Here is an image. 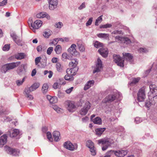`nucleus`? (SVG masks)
<instances>
[{
	"instance_id": "2f4dec72",
	"label": "nucleus",
	"mask_w": 157,
	"mask_h": 157,
	"mask_svg": "<svg viewBox=\"0 0 157 157\" xmlns=\"http://www.w3.org/2000/svg\"><path fill=\"white\" fill-rule=\"evenodd\" d=\"M77 46L79 50L82 52H83L85 50V48L83 45L82 44L80 41L77 43Z\"/></svg>"
},
{
	"instance_id": "4468645a",
	"label": "nucleus",
	"mask_w": 157,
	"mask_h": 157,
	"mask_svg": "<svg viewBox=\"0 0 157 157\" xmlns=\"http://www.w3.org/2000/svg\"><path fill=\"white\" fill-rule=\"evenodd\" d=\"M64 146L66 148L71 151H74L75 149L74 145L69 141L65 142L64 144Z\"/></svg>"
},
{
	"instance_id": "4be33fe9",
	"label": "nucleus",
	"mask_w": 157,
	"mask_h": 157,
	"mask_svg": "<svg viewBox=\"0 0 157 157\" xmlns=\"http://www.w3.org/2000/svg\"><path fill=\"white\" fill-rule=\"evenodd\" d=\"M123 57L124 59H125L131 62L133 58V56L131 54L129 53H123Z\"/></svg>"
},
{
	"instance_id": "79ce46f5",
	"label": "nucleus",
	"mask_w": 157,
	"mask_h": 157,
	"mask_svg": "<svg viewBox=\"0 0 157 157\" xmlns=\"http://www.w3.org/2000/svg\"><path fill=\"white\" fill-rule=\"evenodd\" d=\"M112 26V24H110L107 23L106 24L101 25L100 26V29H105L107 28H110Z\"/></svg>"
},
{
	"instance_id": "a18cd8bd",
	"label": "nucleus",
	"mask_w": 157,
	"mask_h": 157,
	"mask_svg": "<svg viewBox=\"0 0 157 157\" xmlns=\"http://www.w3.org/2000/svg\"><path fill=\"white\" fill-rule=\"evenodd\" d=\"M45 12H41L36 14V17L38 18H44L45 17Z\"/></svg>"
},
{
	"instance_id": "6e6d98bb",
	"label": "nucleus",
	"mask_w": 157,
	"mask_h": 157,
	"mask_svg": "<svg viewBox=\"0 0 157 157\" xmlns=\"http://www.w3.org/2000/svg\"><path fill=\"white\" fill-rule=\"evenodd\" d=\"M51 35V32L50 31L48 32H44L43 34L45 38H47Z\"/></svg>"
},
{
	"instance_id": "774afa93",
	"label": "nucleus",
	"mask_w": 157,
	"mask_h": 157,
	"mask_svg": "<svg viewBox=\"0 0 157 157\" xmlns=\"http://www.w3.org/2000/svg\"><path fill=\"white\" fill-rule=\"evenodd\" d=\"M26 97L28 98L29 100H32L33 99V96L32 95L29 94H26Z\"/></svg>"
},
{
	"instance_id": "c9c22d12",
	"label": "nucleus",
	"mask_w": 157,
	"mask_h": 157,
	"mask_svg": "<svg viewBox=\"0 0 157 157\" xmlns=\"http://www.w3.org/2000/svg\"><path fill=\"white\" fill-rule=\"evenodd\" d=\"M40 84L39 83H35L32 85L31 86V89L33 90V91L36 90L40 86Z\"/></svg>"
},
{
	"instance_id": "052dcab7",
	"label": "nucleus",
	"mask_w": 157,
	"mask_h": 157,
	"mask_svg": "<svg viewBox=\"0 0 157 157\" xmlns=\"http://www.w3.org/2000/svg\"><path fill=\"white\" fill-rule=\"evenodd\" d=\"M63 26V24L62 22H61L56 23L55 25V27L58 28H61Z\"/></svg>"
},
{
	"instance_id": "37998d69",
	"label": "nucleus",
	"mask_w": 157,
	"mask_h": 157,
	"mask_svg": "<svg viewBox=\"0 0 157 157\" xmlns=\"http://www.w3.org/2000/svg\"><path fill=\"white\" fill-rule=\"evenodd\" d=\"M25 77H24L22 80H18L16 81V83L17 86L21 85L25 81Z\"/></svg>"
},
{
	"instance_id": "9b49d317",
	"label": "nucleus",
	"mask_w": 157,
	"mask_h": 157,
	"mask_svg": "<svg viewBox=\"0 0 157 157\" xmlns=\"http://www.w3.org/2000/svg\"><path fill=\"white\" fill-rule=\"evenodd\" d=\"M116 98V97L113 95H110L107 96L102 101L103 103H106L107 102H111L113 101Z\"/></svg>"
},
{
	"instance_id": "72a5a7b5",
	"label": "nucleus",
	"mask_w": 157,
	"mask_h": 157,
	"mask_svg": "<svg viewBox=\"0 0 157 157\" xmlns=\"http://www.w3.org/2000/svg\"><path fill=\"white\" fill-rule=\"evenodd\" d=\"M55 51L56 54H60L62 51V47L59 45H57L55 49Z\"/></svg>"
},
{
	"instance_id": "bf43d9fd",
	"label": "nucleus",
	"mask_w": 157,
	"mask_h": 157,
	"mask_svg": "<svg viewBox=\"0 0 157 157\" xmlns=\"http://www.w3.org/2000/svg\"><path fill=\"white\" fill-rule=\"evenodd\" d=\"M86 7V3L85 2H83L80 6L78 8V10H81L85 8Z\"/></svg>"
},
{
	"instance_id": "c03bdc74",
	"label": "nucleus",
	"mask_w": 157,
	"mask_h": 157,
	"mask_svg": "<svg viewBox=\"0 0 157 157\" xmlns=\"http://www.w3.org/2000/svg\"><path fill=\"white\" fill-rule=\"evenodd\" d=\"M103 44L98 41H96L94 43L95 47L98 48L103 46Z\"/></svg>"
},
{
	"instance_id": "f257e3e1",
	"label": "nucleus",
	"mask_w": 157,
	"mask_h": 157,
	"mask_svg": "<svg viewBox=\"0 0 157 157\" xmlns=\"http://www.w3.org/2000/svg\"><path fill=\"white\" fill-rule=\"evenodd\" d=\"M20 63L21 62L18 61L6 64L2 67V71L5 73L8 70L13 69L18 66Z\"/></svg>"
},
{
	"instance_id": "b1692460",
	"label": "nucleus",
	"mask_w": 157,
	"mask_h": 157,
	"mask_svg": "<svg viewBox=\"0 0 157 157\" xmlns=\"http://www.w3.org/2000/svg\"><path fill=\"white\" fill-rule=\"evenodd\" d=\"M72 57L71 54H67L66 53H63L62 55V59L63 61H65L66 59H71Z\"/></svg>"
},
{
	"instance_id": "1a4fd4ad",
	"label": "nucleus",
	"mask_w": 157,
	"mask_h": 157,
	"mask_svg": "<svg viewBox=\"0 0 157 157\" xmlns=\"http://www.w3.org/2000/svg\"><path fill=\"white\" fill-rule=\"evenodd\" d=\"M49 4V8L50 10H54L57 7L58 3V0H47Z\"/></svg>"
},
{
	"instance_id": "338daca9",
	"label": "nucleus",
	"mask_w": 157,
	"mask_h": 157,
	"mask_svg": "<svg viewBox=\"0 0 157 157\" xmlns=\"http://www.w3.org/2000/svg\"><path fill=\"white\" fill-rule=\"evenodd\" d=\"M135 121L136 124H139L142 121V120L139 117H136L135 119Z\"/></svg>"
},
{
	"instance_id": "6e6552de",
	"label": "nucleus",
	"mask_w": 157,
	"mask_h": 157,
	"mask_svg": "<svg viewBox=\"0 0 157 157\" xmlns=\"http://www.w3.org/2000/svg\"><path fill=\"white\" fill-rule=\"evenodd\" d=\"M65 104L68 110L71 112H73L75 108V106L73 101H67L65 102Z\"/></svg>"
},
{
	"instance_id": "680f3d73",
	"label": "nucleus",
	"mask_w": 157,
	"mask_h": 157,
	"mask_svg": "<svg viewBox=\"0 0 157 157\" xmlns=\"http://www.w3.org/2000/svg\"><path fill=\"white\" fill-rule=\"evenodd\" d=\"M14 40L18 45H22L23 43L21 40Z\"/></svg>"
},
{
	"instance_id": "20e7f679",
	"label": "nucleus",
	"mask_w": 157,
	"mask_h": 157,
	"mask_svg": "<svg viewBox=\"0 0 157 157\" xmlns=\"http://www.w3.org/2000/svg\"><path fill=\"white\" fill-rule=\"evenodd\" d=\"M145 88L143 87L140 89L137 94V99L139 101H143L145 98Z\"/></svg>"
},
{
	"instance_id": "e2e57ef3",
	"label": "nucleus",
	"mask_w": 157,
	"mask_h": 157,
	"mask_svg": "<svg viewBox=\"0 0 157 157\" xmlns=\"http://www.w3.org/2000/svg\"><path fill=\"white\" fill-rule=\"evenodd\" d=\"M41 59V57H38L36 58L35 59V63L36 65H37L40 62V59Z\"/></svg>"
},
{
	"instance_id": "c756f323",
	"label": "nucleus",
	"mask_w": 157,
	"mask_h": 157,
	"mask_svg": "<svg viewBox=\"0 0 157 157\" xmlns=\"http://www.w3.org/2000/svg\"><path fill=\"white\" fill-rule=\"evenodd\" d=\"M93 122L95 124H101V118L98 117H97L93 120Z\"/></svg>"
},
{
	"instance_id": "473e14b6",
	"label": "nucleus",
	"mask_w": 157,
	"mask_h": 157,
	"mask_svg": "<svg viewBox=\"0 0 157 157\" xmlns=\"http://www.w3.org/2000/svg\"><path fill=\"white\" fill-rule=\"evenodd\" d=\"M61 86V83L59 82V80H58L56 82L54 83L53 85V88L55 89L60 88Z\"/></svg>"
},
{
	"instance_id": "c85d7f7f",
	"label": "nucleus",
	"mask_w": 157,
	"mask_h": 157,
	"mask_svg": "<svg viewBox=\"0 0 157 157\" xmlns=\"http://www.w3.org/2000/svg\"><path fill=\"white\" fill-rule=\"evenodd\" d=\"M56 67L57 71L59 72H61L63 71V67L61 66L60 63L58 62L56 63Z\"/></svg>"
},
{
	"instance_id": "864d4df0",
	"label": "nucleus",
	"mask_w": 157,
	"mask_h": 157,
	"mask_svg": "<svg viewBox=\"0 0 157 157\" xmlns=\"http://www.w3.org/2000/svg\"><path fill=\"white\" fill-rule=\"evenodd\" d=\"M10 48V44H6L2 48V50L4 51H6L9 50Z\"/></svg>"
},
{
	"instance_id": "f3484780",
	"label": "nucleus",
	"mask_w": 157,
	"mask_h": 157,
	"mask_svg": "<svg viewBox=\"0 0 157 157\" xmlns=\"http://www.w3.org/2000/svg\"><path fill=\"white\" fill-rule=\"evenodd\" d=\"M76 45L75 44H72L70 48L68 49V52L72 55H75V53L76 52Z\"/></svg>"
},
{
	"instance_id": "0eeeda50",
	"label": "nucleus",
	"mask_w": 157,
	"mask_h": 157,
	"mask_svg": "<svg viewBox=\"0 0 157 157\" xmlns=\"http://www.w3.org/2000/svg\"><path fill=\"white\" fill-rule=\"evenodd\" d=\"M90 107V103L88 101L86 102L85 105L79 112L80 114L82 115H86Z\"/></svg>"
},
{
	"instance_id": "412c9836",
	"label": "nucleus",
	"mask_w": 157,
	"mask_h": 157,
	"mask_svg": "<svg viewBox=\"0 0 157 157\" xmlns=\"http://www.w3.org/2000/svg\"><path fill=\"white\" fill-rule=\"evenodd\" d=\"M47 98L51 103L55 104L58 101L57 98L55 96L52 97L50 95H47Z\"/></svg>"
},
{
	"instance_id": "58836bf2",
	"label": "nucleus",
	"mask_w": 157,
	"mask_h": 157,
	"mask_svg": "<svg viewBox=\"0 0 157 157\" xmlns=\"http://www.w3.org/2000/svg\"><path fill=\"white\" fill-rule=\"evenodd\" d=\"M102 15H101L99 17H98L96 20L95 22V25L96 26H98L99 25V24L101 23V22L102 21Z\"/></svg>"
},
{
	"instance_id": "f8f14e48",
	"label": "nucleus",
	"mask_w": 157,
	"mask_h": 157,
	"mask_svg": "<svg viewBox=\"0 0 157 157\" xmlns=\"http://www.w3.org/2000/svg\"><path fill=\"white\" fill-rule=\"evenodd\" d=\"M100 54L103 57L106 58L108 56V49L106 48H100L98 51Z\"/></svg>"
},
{
	"instance_id": "f704fd0d",
	"label": "nucleus",
	"mask_w": 157,
	"mask_h": 157,
	"mask_svg": "<svg viewBox=\"0 0 157 157\" xmlns=\"http://www.w3.org/2000/svg\"><path fill=\"white\" fill-rule=\"evenodd\" d=\"M97 36L100 38L108 39V35L105 33H99L97 34Z\"/></svg>"
},
{
	"instance_id": "f03ea898",
	"label": "nucleus",
	"mask_w": 157,
	"mask_h": 157,
	"mask_svg": "<svg viewBox=\"0 0 157 157\" xmlns=\"http://www.w3.org/2000/svg\"><path fill=\"white\" fill-rule=\"evenodd\" d=\"M113 143L111 140L109 138L101 139L98 140V144H101L103 145L102 150L103 151L106 150Z\"/></svg>"
},
{
	"instance_id": "cd10ccee",
	"label": "nucleus",
	"mask_w": 157,
	"mask_h": 157,
	"mask_svg": "<svg viewBox=\"0 0 157 157\" xmlns=\"http://www.w3.org/2000/svg\"><path fill=\"white\" fill-rule=\"evenodd\" d=\"M128 151L125 150H121L118 151V157H123L127 153Z\"/></svg>"
},
{
	"instance_id": "ddd939ff",
	"label": "nucleus",
	"mask_w": 157,
	"mask_h": 157,
	"mask_svg": "<svg viewBox=\"0 0 157 157\" xmlns=\"http://www.w3.org/2000/svg\"><path fill=\"white\" fill-rule=\"evenodd\" d=\"M78 70V68L77 67H74L70 69H67L66 70V72L67 74L71 75L73 76L76 74Z\"/></svg>"
},
{
	"instance_id": "13d9d810",
	"label": "nucleus",
	"mask_w": 157,
	"mask_h": 157,
	"mask_svg": "<svg viewBox=\"0 0 157 157\" xmlns=\"http://www.w3.org/2000/svg\"><path fill=\"white\" fill-rule=\"evenodd\" d=\"M93 18L92 17H91L89 19L86 23V26H88L89 25H90L91 24L93 21Z\"/></svg>"
},
{
	"instance_id": "69168bd1",
	"label": "nucleus",
	"mask_w": 157,
	"mask_h": 157,
	"mask_svg": "<svg viewBox=\"0 0 157 157\" xmlns=\"http://www.w3.org/2000/svg\"><path fill=\"white\" fill-rule=\"evenodd\" d=\"M7 0H3L0 2V6H3L6 5L7 3Z\"/></svg>"
},
{
	"instance_id": "9d476101",
	"label": "nucleus",
	"mask_w": 157,
	"mask_h": 157,
	"mask_svg": "<svg viewBox=\"0 0 157 157\" xmlns=\"http://www.w3.org/2000/svg\"><path fill=\"white\" fill-rule=\"evenodd\" d=\"M102 67V63L101 60L98 58V59L97 63H96V67L93 71V73H95L101 71Z\"/></svg>"
},
{
	"instance_id": "a19ab883",
	"label": "nucleus",
	"mask_w": 157,
	"mask_h": 157,
	"mask_svg": "<svg viewBox=\"0 0 157 157\" xmlns=\"http://www.w3.org/2000/svg\"><path fill=\"white\" fill-rule=\"evenodd\" d=\"M90 151L92 155L95 156L96 154V149L95 148L94 146H93V147L90 148Z\"/></svg>"
},
{
	"instance_id": "5701e85b",
	"label": "nucleus",
	"mask_w": 157,
	"mask_h": 157,
	"mask_svg": "<svg viewBox=\"0 0 157 157\" xmlns=\"http://www.w3.org/2000/svg\"><path fill=\"white\" fill-rule=\"evenodd\" d=\"M94 83V81L93 80H90L87 82L84 88V90H86L92 86H93Z\"/></svg>"
},
{
	"instance_id": "5fc2aeb1",
	"label": "nucleus",
	"mask_w": 157,
	"mask_h": 157,
	"mask_svg": "<svg viewBox=\"0 0 157 157\" xmlns=\"http://www.w3.org/2000/svg\"><path fill=\"white\" fill-rule=\"evenodd\" d=\"M108 153L110 154L111 155H114L116 156H117L118 151H115L113 150H110L109 151Z\"/></svg>"
},
{
	"instance_id": "423d86ee",
	"label": "nucleus",
	"mask_w": 157,
	"mask_h": 157,
	"mask_svg": "<svg viewBox=\"0 0 157 157\" xmlns=\"http://www.w3.org/2000/svg\"><path fill=\"white\" fill-rule=\"evenodd\" d=\"M5 149L8 153L13 155H17L20 152L19 150L13 149L8 146H5Z\"/></svg>"
},
{
	"instance_id": "7ed1b4c3",
	"label": "nucleus",
	"mask_w": 157,
	"mask_h": 157,
	"mask_svg": "<svg viewBox=\"0 0 157 157\" xmlns=\"http://www.w3.org/2000/svg\"><path fill=\"white\" fill-rule=\"evenodd\" d=\"M10 113L8 110L0 109V116L4 118V121L6 122L10 121L12 120V117L6 116V115Z\"/></svg>"
},
{
	"instance_id": "2eb2a0df",
	"label": "nucleus",
	"mask_w": 157,
	"mask_h": 157,
	"mask_svg": "<svg viewBox=\"0 0 157 157\" xmlns=\"http://www.w3.org/2000/svg\"><path fill=\"white\" fill-rule=\"evenodd\" d=\"M7 140V136L6 134H4L0 137V147H1L5 144Z\"/></svg>"
},
{
	"instance_id": "0e129e2a",
	"label": "nucleus",
	"mask_w": 157,
	"mask_h": 157,
	"mask_svg": "<svg viewBox=\"0 0 157 157\" xmlns=\"http://www.w3.org/2000/svg\"><path fill=\"white\" fill-rule=\"evenodd\" d=\"M53 50V48L52 47H49L47 49V52L48 54L50 55Z\"/></svg>"
},
{
	"instance_id": "de8ad7c7",
	"label": "nucleus",
	"mask_w": 157,
	"mask_h": 157,
	"mask_svg": "<svg viewBox=\"0 0 157 157\" xmlns=\"http://www.w3.org/2000/svg\"><path fill=\"white\" fill-rule=\"evenodd\" d=\"M138 52L140 53H147L148 51L145 48H140L139 49Z\"/></svg>"
},
{
	"instance_id": "7c9ffc66",
	"label": "nucleus",
	"mask_w": 157,
	"mask_h": 157,
	"mask_svg": "<svg viewBox=\"0 0 157 157\" xmlns=\"http://www.w3.org/2000/svg\"><path fill=\"white\" fill-rule=\"evenodd\" d=\"M124 59L123 58L121 57L118 56V66L121 67H123L124 66Z\"/></svg>"
},
{
	"instance_id": "6ab92c4d",
	"label": "nucleus",
	"mask_w": 157,
	"mask_h": 157,
	"mask_svg": "<svg viewBox=\"0 0 157 157\" xmlns=\"http://www.w3.org/2000/svg\"><path fill=\"white\" fill-rule=\"evenodd\" d=\"M53 136L54 140L57 142L60 139V133L58 131H55L53 133Z\"/></svg>"
},
{
	"instance_id": "393cba45",
	"label": "nucleus",
	"mask_w": 157,
	"mask_h": 157,
	"mask_svg": "<svg viewBox=\"0 0 157 157\" xmlns=\"http://www.w3.org/2000/svg\"><path fill=\"white\" fill-rule=\"evenodd\" d=\"M70 60H71V61L69 63V66L71 67H76L77 66L78 63L77 60L75 59H73L72 57L71 58V59Z\"/></svg>"
},
{
	"instance_id": "4c0bfd02",
	"label": "nucleus",
	"mask_w": 157,
	"mask_h": 157,
	"mask_svg": "<svg viewBox=\"0 0 157 157\" xmlns=\"http://www.w3.org/2000/svg\"><path fill=\"white\" fill-rule=\"evenodd\" d=\"M66 75L64 77L65 79L69 81H73L74 80L73 76L71 75Z\"/></svg>"
},
{
	"instance_id": "e433bc0d",
	"label": "nucleus",
	"mask_w": 157,
	"mask_h": 157,
	"mask_svg": "<svg viewBox=\"0 0 157 157\" xmlns=\"http://www.w3.org/2000/svg\"><path fill=\"white\" fill-rule=\"evenodd\" d=\"M48 86L47 84H43L42 88V90L44 94H45L48 91Z\"/></svg>"
},
{
	"instance_id": "ea45409f",
	"label": "nucleus",
	"mask_w": 157,
	"mask_h": 157,
	"mask_svg": "<svg viewBox=\"0 0 157 157\" xmlns=\"http://www.w3.org/2000/svg\"><path fill=\"white\" fill-rule=\"evenodd\" d=\"M86 146L87 147L90 148L91 147H93V146H94V144L91 140H89L86 142Z\"/></svg>"
},
{
	"instance_id": "8fccbe9b",
	"label": "nucleus",
	"mask_w": 157,
	"mask_h": 157,
	"mask_svg": "<svg viewBox=\"0 0 157 157\" xmlns=\"http://www.w3.org/2000/svg\"><path fill=\"white\" fill-rule=\"evenodd\" d=\"M47 138L48 139L49 141L51 142H52L53 141V138L52 137V134L51 133L48 132L47 133Z\"/></svg>"
},
{
	"instance_id": "bb28decb",
	"label": "nucleus",
	"mask_w": 157,
	"mask_h": 157,
	"mask_svg": "<svg viewBox=\"0 0 157 157\" xmlns=\"http://www.w3.org/2000/svg\"><path fill=\"white\" fill-rule=\"evenodd\" d=\"M25 54L23 53H18L15 55L16 59L18 60H20L23 59L25 57Z\"/></svg>"
},
{
	"instance_id": "a878e982",
	"label": "nucleus",
	"mask_w": 157,
	"mask_h": 157,
	"mask_svg": "<svg viewBox=\"0 0 157 157\" xmlns=\"http://www.w3.org/2000/svg\"><path fill=\"white\" fill-rule=\"evenodd\" d=\"M19 133V130L17 129H14L11 132H10V137H13L17 136Z\"/></svg>"
},
{
	"instance_id": "aec40b11",
	"label": "nucleus",
	"mask_w": 157,
	"mask_h": 157,
	"mask_svg": "<svg viewBox=\"0 0 157 157\" xmlns=\"http://www.w3.org/2000/svg\"><path fill=\"white\" fill-rule=\"evenodd\" d=\"M149 88L151 92L156 96L155 97L157 96V86L155 85H151L149 86Z\"/></svg>"
},
{
	"instance_id": "4d7b16f0",
	"label": "nucleus",
	"mask_w": 157,
	"mask_h": 157,
	"mask_svg": "<svg viewBox=\"0 0 157 157\" xmlns=\"http://www.w3.org/2000/svg\"><path fill=\"white\" fill-rule=\"evenodd\" d=\"M113 61L118 65V55L116 54H114L113 55Z\"/></svg>"
},
{
	"instance_id": "a211bd4d",
	"label": "nucleus",
	"mask_w": 157,
	"mask_h": 157,
	"mask_svg": "<svg viewBox=\"0 0 157 157\" xmlns=\"http://www.w3.org/2000/svg\"><path fill=\"white\" fill-rule=\"evenodd\" d=\"M105 128H98L95 130V134L98 136H100L105 130Z\"/></svg>"
},
{
	"instance_id": "3c124183",
	"label": "nucleus",
	"mask_w": 157,
	"mask_h": 157,
	"mask_svg": "<svg viewBox=\"0 0 157 157\" xmlns=\"http://www.w3.org/2000/svg\"><path fill=\"white\" fill-rule=\"evenodd\" d=\"M10 36L13 39H17L18 38V36L16 35L15 33L14 32H12L10 33Z\"/></svg>"
},
{
	"instance_id": "39448f33",
	"label": "nucleus",
	"mask_w": 157,
	"mask_h": 157,
	"mask_svg": "<svg viewBox=\"0 0 157 157\" xmlns=\"http://www.w3.org/2000/svg\"><path fill=\"white\" fill-rule=\"evenodd\" d=\"M31 22V21H30ZM42 24V21L39 20H36L34 22L33 24L31 23H30V25L29 26L34 32H35L36 30L38 29L41 26Z\"/></svg>"
},
{
	"instance_id": "603ef678",
	"label": "nucleus",
	"mask_w": 157,
	"mask_h": 157,
	"mask_svg": "<svg viewBox=\"0 0 157 157\" xmlns=\"http://www.w3.org/2000/svg\"><path fill=\"white\" fill-rule=\"evenodd\" d=\"M140 79V78H132L131 83L130 84H136L138 82Z\"/></svg>"
},
{
	"instance_id": "09e8293b",
	"label": "nucleus",
	"mask_w": 157,
	"mask_h": 157,
	"mask_svg": "<svg viewBox=\"0 0 157 157\" xmlns=\"http://www.w3.org/2000/svg\"><path fill=\"white\" fill-rule=\"evenodd\" d=\"M33 91V90L31 89V87H26L24 90V92L26 94H29L30 92Z\"/></svg>"
},
{
	"instance_id": "49530a36",
	"label": "nucleus",
	"mask_w": 157,
	"mask_h": 157,
	"mask_svg": "<svg viewBox=\"0 0 157 157\" xmlns=\"http://www.w3.org/2000/svg\"><path fill=\"white\" fill-rule=\"evenodd\" d=\"M48 73V77L49 78H51L53 74V72L51 71H48L46 70L44 71V75H46Z\"/></svg>"
},
{
	"instance_id": "dca6fc26",
	"label": "nucleus",
	"mask_w": 157,
	"mask_h": 157,
	"mask_svg": "<svg viewBox=\"0 0 157 157\" xmlns=\"http://www.w3.org/2000/svg\"><path fill=\"white\" fill-rule=\"evenodd\" d=\"M25 65L24 64H21L17 68V72L19 75H22L24 74L25 69Z\"/></svg>"
}]
</instances>
